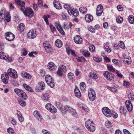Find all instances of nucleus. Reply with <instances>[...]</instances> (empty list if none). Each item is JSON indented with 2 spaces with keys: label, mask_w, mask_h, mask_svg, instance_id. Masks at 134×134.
I'll list each match as a JSON object with an SVG mask.
<instances>
[{
  "label": "nucleus",
  "mask_w": 134,
  "mask_h": 134,
  "mask_svg": "<svg viewBox=\"0 0 134 134\" xmlns=\"http://www.w3.org/2000/svg\"><path fill=\"white\" fill-rule=\"evenodd\" d=\"M4 20L9 22L11 20V17L8 12H7L5 9H2L0 12V21Z\"/></svg>",
  "instance_id": "obj_1"
},
{
  "label": "nucleus",
  "mask_w": 134,
  "mask_h": 134,
  "mask_svg": "<svg viewBox=\"0 0 134 134\" xmlns=\"http://www.w3.org/2000/svg\"><path fill=\"white\" fill-rule=\"evenodd\" d=\"M15 92L20 97L24 100H26L27 98V96L23 90L19 88H15L14 89Z\"/></svg>",
  "instance_id": "obj_2"
},
{
  "label": "nucleus",
  "mask_w": 134,
  "mask_h": 134,
  "mask_svg": "<svg viewBox=\"0 0 134 134\" xmlns=\"http://www.w3.org/2000/svg\"><path fill=\"white\" fill-rule=\"evenodd\" d=\"M85 126L88 130L90 132H93L95 129L94 124L93 121H91L90 120H88L86 122Z\"/></svg>",
  "instance_id": "obj_3"
},
{
  "label": "nucleus",
  "mask_w": 134,
  "mask_h": 134,
  "mask_svg": "<svg viewBox=\"0 0 134 134\" xmlns=\"http://www.w3.org/2000/svg\"><path fill=\"white\" fill-rule=\"evenodd\" d=\"M24 9L25 7H24L21 8V9L25 15L29 17H32L33 16L34 12L32 9L28 8L24 10Z\"/></svg>",
  "instance_id": "obj_4"
},
{
  "label": "nucleus",
  "mask_w": 134,
  "mask_h": 134,
  "mask_svg": "<svg viewBox=\"0 0 134 134\" xmlns=\"http://www.w3.org/2000/svg\"><path fill=\"white\" fill-rule=\"evenodd\" d=\"M45 80L47 83L51 87L53 88L54 86L53 79L50 75H46Z\"/></svg>",
  "instance_id": "obj_5"
},
{
  "label": "nucleus",
  "mask_w": 134,
  "mask_h": 134,
  "mask_svg": "<svg viewBox=\"0 0 134 134\" xmlns=\"http://www.w3.org/2000/svg\"><path fill=\"white\" fill-rule=\"evenodd\" d=\"M8 75L13 79H16L18 77L17 72L14 69L10 68L8 69L7 71Z\"/></svg>",
  "instance_id": "obj_6"
},
{
  "label": "nucleus",
  "mask_w": 134,
  "mask_h": 134,
  "mask_svg": "<svg viewBox=\"0 0 134 134\" xmlns=\"http://www.w3.org/2000/svg\"><path fill=\"white\" fill-rule=\"evenodd\" d=\"M27 35V37L29 39L34 38L37 35L36 30L34 29L30 30L28 32Z\"/></svg>",
  "instance_id": "obj_7"
},
{
  "label": "nucleus",
  "mask_w": 134,
  "mask_h": 134,
  "mask_svg": "<svg viewBox=\"0 0 134 134\" xmlns=\"http://www.w3.org/2000/svg\"><path fill=\"white\" fill-rule=\"evenodd\" d=\"M88 96L90 100L91 101H93L96 98V95L94 90L92 88H90L88 92Z\"/></svg>",
  "instance_id": "obj_8"
},
{
  "label": "nucleus",
  "mask_w": 134,
  "mask_h": 134,
  "mask_svg": "<svg viewBox=\"0 0 134 134\" xmlns=\"http://www.w3.org/2000/svg\"><path fill=\"white\" fill-rule=\"evenodd\" d=\"M103 114L107 117H110L112 115V113L110 110L107 107H104L102 109Z\"/></svg>",
  "instance_id": "obj_9"
},
{
  "label": "nucleus",
  "mask_w": 134,
  "mask_h": 134,
  "mask_svg": "<svg viewBox=\"0 0 134 134\" xmlns=\"http://www.w3.org/2000/svg\"><path fill=\"white\" fill-rule=\"evenodd\" d=\"M46 108L48 110L52 113H55L57 111V110L50 103L46 104L45 106Z\"/></svg>",
  "instance_id": "obj_10"
},
{
  "label": "nucleus",
  "mask_w": 134,
  "mask_h": 134,
  "mask_svg": "<svg viewBox=\"0 0 134 134\" xmlns=\"http://www.w3.org/2000/svg\"><path fill=\"white\" fill-rule=\"evenodd\" d=\"M5 36L6 39L10 41L13 40L15 37L14 35L9 32L5 33Z\"/></svg>",
  "instance_id": "obj_11"
},
{
  "label": "nucleus",
  "mask_w": 134,
  "mask_h": 134,
  "mask_svg": "<svg viewBox=\"0 0 134 134\" xmlns=\"http://www.w3.org/2000/svg\"><path fill=\"white\" fill-rule=\"evenodd\" d=\"M0 58L5 60L8 62H10L12 61L11 59L8 55H6L4 52H0Z\"/></svg>",
  "instance_id": "obj_12"
},
{
  "label": "nucleus",
  "mask_w": 134,
  "mask_h": 134,
  "mask_svg": "<svg viewBox=\"0 0 134 134\" xmlns=\"http://www.w3.org/2000/svg\"><path fill=\"white\" fill-rule=\"evenodd\" d=\"M103 75L108 80L111 81L113 79V76L112 74L108 71L104 72Z\"/></svg>",
  "instance_id": "obj_13"
},
{
  "label": "nucleus",
  "mask_w": 134,
  "mask_h": 134,
  "mask_svg": "<svg viewBox=\"0 0 134 134\" xmlns=\"http://www.w3.org/2000/svg\"><path fill=\"white\" fill-rule=\"evenodd\" d=\"M2 80L4 84L7 83L8 81V76L6 72H4L1 76Z\"/></svg>",
  "instance_id": "obj_14"
},
{
  "label": "nucleus",
  "mask_w": 134,
  "mask_h": 134,
  "mask_svg": "<svg viewBox=\"0 0 134 134\" xmlns=\"http://www.w3.org/2000/svg\"><path fill=\"white\" fill-rule=\"evenodd\" d=\"M47 67L50 70L53 71H55L57 68V66L52 62H50L48 63Z\"/></svg>",
  "instance_id": "obj_15"
},
{
  "label": "nucleus",
  "mask_w": 134,
  "mask_h": 134,
  "mask_svg": "<svg viewBox=\"0 0 134 134\" xmlns=\"http://www.w3.org/2000/svg\"><path fill=\"white\" fill-rule=\"evenodd\" d=\"M34 117L36 119L40 122L41 121L42 119V117L38 111L37 110L34 111Z\"/></svg>",
  "instance_id": "obj_16"
},
{
  "label": "nucleus",
  "mask_w": 134,
  "mask_h": 134,
  "mask_svg": "<svg viewBox=\"0 0 134 134\" xmlns=\"http://www.w3.org/2000/svg\"><path fill=\"white\" fill-rule=\"evenodd\" d=\"M125 103L128 111L130 112L132 110L133 107L130 101V100H127L126 101Z\"/></svg>",
  "instance_id": "obj_17"
},
{
  "label": "nucleus",
  "mask_w": 134,
  "mask_h": 134,
  "mask_svg": "<svg viewBox=\"0 0 134 134\" xmlns=\"http://www.w3.org/2000/svg\"><path fill=\"white\" fill-rule=\"evenodd\" d=\"M71 107L68 105H65L63 108L60 109L61 111L63 113H68Z\"/></svg>",
  "instance_id": "obj_18"
},
{
  "label": "nucleus",
  "mask_w": 134,
  "mask_h": 134,
  "mask_svg": "<svg viewBox=\"0 0 134 134\" xmlns=\"http://www.w3.org/2000/svg\"><path fill=\"white\" fill-rule=\"evenodd\" d=\"M21 75L23 77L26 79L29 80L31 78V75L29 73L25 71H22L21 73Z\"/></svg>",
  "instance_id": "obj_19"
},
{
  "label": "nucleus",
  "mask_w": 134,
  "mask_h": 134,
  "mask_svg": "<svg viewBox=\"0 0 134 134\" xmlns=\"http://www.w3.org/2000/svg\"><path fill=\"white\" fill-rule=\"evenodd\" d=\"M74 40L75 42L77 44H81L82 42V38L79 35H77L74 38Z\"/></svg>",
  "instance_id": "obj_20"
},
{
  "label": "nucleus",
  "mask_w": 134,
  "mask_h": 134,
  "mask_svg": "<svg viewBox=\"0 0 134 134\" xmlns=\"http://www.w3.org/2000/svg\"><path fill=\"white\" fill-rule=\"evenodd\" d=\"M85 18V20L88 23L91 22L93 19L92 16L89 14L86 15Z\"/></svg>",
  "instance_id": "obj_21"
},
{
  "label": "nucleus",
  "mask_w": 134,
  "mask_h": 134,
  "mask_svg": "<svg viewBox=\"0 0 134 134\" xmlns=\"http://www.w3.org/2000/svg\"><path fill=\"white\" fill-rule=\"evenodd\" d=\"M53 4L55 7L57 9H61L62 8L61 4L57 1H54L53 2Z\"/></svg>",
  "instance_id": "obj_22"
},
{
  "label": "nucleus",
  "mask_w": 134,
  "mask_h": 134,
  "mask_svg": "<svg viewBox=\"0 0 134 134\" xmlns=\"http://www.w3.org/2000/svg\"><path fill=\"white\" fill-rule=\"evenodd\" d=\"M16 3L20 5L21 8L24 7L25 5V3L24 1H21L20 0H15Z\"/></svg>",
  "instance_id": "obj_23"
},
{
  "label": "nucleus",
  "mask_w": 134,
  "mask_h": 134,
  "mask_svg": "<svg viewBox=\"0 0 134 134\" xmlns=\"http://www.w3.org/2000/svg\"><path fill=\"white\" fill-rule=\"evenodd\" d=\"M78 107L80 108H82V109L85 111H88V109L87 107L85 104L81 103H79L78 104Z\"/></svg>",
  "instance_id": "obj_24"
},
{
  "label": "nucleus",
  "mask_w": 134,
  "mask_h": 134,
  "mask_svg": "<svg viewBox=\"0 0 134 134\" xmlns=\"http://www.w3.org/2000/svg\"><path fill=\"white\" fill-rule=\"evenodd\" d=\"M75 96L78 98L80 97L81 96V93L77 87H75L74 90Z\"/></svg>",
  "instance_id": "obj_25"
},
{
  "label": "nucleus",
  "mask_w": 134,
  "mask_h": 134,
  "mask_svg": "<svg viewBox=\"0 0 134 134\" xmlns=\"http://www.w3.org/2000/svg\"><path fill=\"white\" fill-rule=\"evenodd\" d=\"M38 88L40 90H43L45 87V85L44 83L42 82H40L38 83Z\"/></svg>",
  "instance_id": "obj_26"
},
{
  "label": "nucleus",
  "mask_w": 134,
  "mask_h": 134,
  "mask_svg": "<svg viewBox=\"0 0 134 134\" xmlns=\"http://www.w3.org/2000/svg\"><path fill=\"white\" fill-rule=\"evenodd\" d=\"M23 86L25 89L27 91L31 92L33 91V90L32 88L27 84L24 83L23 84Z\"/></svg>",
  "instance_id": "obj_27"
},
{
  "label": "nucleus",
  "mask_w": 134,
  "mask_h": 134,
  "mask_svg": "<svg viewBox=\"0 0 134 134\" xmlns=\"http://www.w3.org/2000/svg\"><path fill=\"white\" fill-rule=\"evenodd\" d=\"M55 44L56 46L58 47H61L62 46L63 43L61 40L57 39L55 42Z\"/></svg>",
  "instance_id": "obj_28"
},
{
  "label": "nucleus",
  "mask_w": 134,
  "mask_h": 134,
  "mask_svg": "<svg viewBox=\"0 0 134 134\" xmlns=\"http://www.w3.org/2000/svg\"><path fill=\"white\" fill-rule=\"evenodd\" d=\"M49 94L48 93H46L43 95L42 98L45 101H47L49 99Z\"/></svg>",
  "instance_id": "obj_29"
},
{
  "label": "nucleus",
  "mask_w": 134,
  "mask_h": 134,
  "mask_svg": "<svg viewBox=\"0 0 134 134\" xmlns=\"http://www.w3.org/2000/svg\"><path fill=\"white\" fill-rule=\"evenodd\" d=\"M80 12L82 14L86 13L87 12V9L84 7H81L79 9Z\"/></svg>",
  "instance_id": "obj_30"
},
{
  "label": "nucleus",
  "mask_w": 134,
  "mask_h": 134,
  "mask_svg": "<svg viewBox=\"0 0 134 134\" xmlns=\"http://www.w3.org/2000/svg\"><path fill=\"white\" fill-rule=\"evenodd\" d=\"M50 17V16L48 14H45L44 15L43 18L44 19L47 25L49 24V23L48 20V18Z\"/></svg>",
  "instance_id": "obj_31"
},
{
  "label": "nucleus",
  "mask_w": 134,
  "mask_h": 134,
  "mask_svg": "<svg viewBox=\"0 0 134 134\" xmlns=\"http://www.w3.org/2000/svg\"><path fill=\"white\" fill-rule=\"evenodd\" d=\"M96 15L98 16H100V4L98 5L97 8Z\"/></svg>",
  "instance_id": "obj_32"
},
{
  "label": "nucleus",
  "mask_w": 134,
  "mask_h": 134,
  "mask_svg": "<svg viewBox=\"0 0 134 134\" xmlns=\"http://www.w3.org/2000/svg\"><path fill=\"white\" fill-rule=\"evenodd\" d=\"M68 113H70L72 115L75 116L76 115L77 113L75 110L71 107L70 110Z\"/></svg>",
  "instance_id": "obj_33"
},
{
  "label": "nucleus",
  "mask_w": 134,
  "mask_h": 134,
  "mask_svg": "<svg viewBox=\"0 0 134 134\" xmlns=\"http://www.w3.org/2000/svg\"><path fill=\"white\" fill-rule=\"evenodd\" d=\"M81 52L86 57H88L90 55V53L87 51L82 50H81Z\"/></svg>",
  "instance_id": "obj_34"
},
{
  "label": "nucleus",
  "mask_w": 134,
  "mask_h": 134,
  "mask_svg": "<svg viewBox=\"0 0 134 134\" xmlns=\"http://www.w3.org/2000/svg\"><path fill=\"white\" fill-rule=\"evenodd\" d=\"M68 79L71 81H72L75 78L73 73L72 72L69 73L68 75Z\"/></svg>",
  "instance_id": "obj_35"
},
{
  "label": "nucleus",
  "mask_w": 134,
  "mask_h": 134,
  "mask_svg": "<svg viewBox=\"0 0 134 134\" xmlns=\"http://www.w3.org/2000/svg\"><path fill=\"white\" fill-rule=\"evenodd\" d=\"M88 76L89 78L95 79H96L97 78V75L92 72L90 73Z\"/></svg>",
  "instance_id": "obj_36"
},
{
  "label": "nucleus",
  "mask_w": 134,
  "mask_h": 134,
  "mask_svg": "<svg viewBox=\"0 0 134 134\" xmlns=\"http://www.w3.org/2000/svg\"><path fill=\"white\" fill-rule=\"evenodd\" d=\"M128 21L131 24L134 23V17L132 15H130L128 18Z\"/></svg>",
  "instance_id": "obj_37"
},
{
  "label": "nucleus",
  "mask_w": 134,
  "mask_h": 134,
  "mask_svg": "<svg viewBox=\"0 0 134 134\" xmlns=\"http://www.w3.org/2000/svg\"><path fill=\"white\" fill-rule=\"evenodd\" d=\"M25 29L24 25L23 23H20L18 28V30L21 31H23Z\"/></svg>",
  "instance_id": "obj_38"
},
{
  "label": "nucleus",
  "mask_w": 134,
  "mask_h": 134,
  "mask_svg": "<svg viewBox=\"0 0 134 134\" xmlns=\"http://www.w3.org/2000/svg\"><path fill=\"white\" fill-rule=\"evenodd\" d=\"M80 87L81 90L84 91L85 90L86 86L84 82H81L80 83Z\"/></svg>",
  "instance_id": "obj_39"
},
{
  "label": "nucleus",
  "mask_w": 134,
  "mask_h": 134,
  "mask_svg": "<svg viewBox=\"0 0 134 134\" xmlns=\"http://www.w3.org/2000/svg\"><path fill=\"white\" fill-rule=\"evenodd\" d=\"M9 120L11 123L13 125H16L17 122L15 119H14L10 118H9Z\"/></svg>",
  "instance_id": "obj_40"
},
{
  "label": "nucleus",
  "mask_w": 134,
  "mask_h": 134,
  "mask_svg": "<svg viewBox=\"0 0 134 134\" xmlns=\"http://www.w3.org/2000/svg\"><path fill=\"white\" fill-rule=\"evenodd\" d=\"M107 67L108 70L111 72H115L116 71L115 69L113 67V66L110 65H108Z\"/></svg>",
  "instance_id": "obj_41"
},
{
  "label": "nucleus",
  "mask_w": 134,
  "mask_h": 134,
  "mask_svg": "<svg viewBox=\"0 0 134 134\" xmlns=\"http://www.w3.org/2000/svg\"><path fill=\"white\" fill-rule=\"evenodd\" d=\"M44 48L47 52L50 53L52 52V49L50 45L47 47H46Z\"/></svg>",
  "instance_id": "obj_42"
},
{
  "label": "nucleus",
  "mask_w": 134,
  "mask_h": 134,
  "mask_svg": "<svg viewBox=\"0 0 134 134\" xmlns=\"http://www.w3.org/2000/svg\"><path fill=\"white\" fill-rule=\"evenodd\" d=\"M116 21L117 23L119 24L121 23L123 21V18L120 16H119L116 18Z\"/></svg>",
  "instance_id": "obj_43"
},
{
  "label": "nucleus",
  "mask_w": 134,
  "mask_h": 134,
  "mask_svg": "<svg viewBox=\"0 0 134 134\" xmlns=\"http://www.w3.org/2000/svg\"><path fill=\"white\" fill-rule=\"evenodd\" d=\"M123 61L126 64H129L131 63V60L130 57L129 58L126 60H123Z\"/></svg>",
  "instance_id": "obj_44"
},
{
  "label": "nucleus",
  "mask_w": 134,
  "mask_h": 134,
  "mask_svg": "<svg viewBox=\"0 0 134 134\" xmlns=\"http://www.w3.org/2000/svg\"><path fill=\"white\" fill-rule=\"evenodd\" d=\"M118 44L119 46L123 49H124L125 48V46L124 42L121 41H120Z\"/></svg>",
  "instance_id": "obj_45"
},
{
  "label": "nucleus",
  "mask_w": 134,
  "mask_h": 134,
  "mask_svg": "<svg viewBox=\"0 0 134 134\" xmlns=\"http://www.w3.org/2000/svg\"><path fill=\"white\" fill-rule=\"evenodd\" d=\"M7 132L9 134H13L14 133V131L11 127L8 128L7 130Z\"/></svg>",
  "instance_id": "obj_46"
},
{
  "label": "nucleus",
  "mask_w": 134,
  "mask_h": 134,
  "mask_svg": "<svg viewBox=\"0 0 134 134\" xmlns=\"http://www.w3.org/2000/svg\"><path fill=\"white\" fill-rule=\"evenodd\" d=\"M74 9L73 8L71 7L69 9L67 10L68 14L70 15H72L73 13Z\"/></svg>",
  "instance_id": "obj_47"
},
{
  "label": "nucleus",
  "mask_w": 134,
  "mask_h": 134,
  "mask_svg": "<svg viewBox=\"0 0 134 134\" xmlns=\"http://www.w3.org/2000/svg\"><path fill=\"white\" fill-rule=\"evenodd\" d=\"M112 61L116 65H119L120 61L117 59H113Z\"/></svg>",
  "instance_id": "obj_48"
},
{
  "label": "nucleus",
  "mask_w": 134,
  "mask_h": 134,
  "mask_svg": "<svg viewBox=\"0 0 134 134\" xmlns=\"http://www.w3.org/2000/svg\"><path fill=\"white\" fill-rule=\"evenodd\" d=\"M18 103L19 104L22 106L24 107L26 105V102L22 100H19L18 101Z\"/></svg>",
  "instance_id": "obj_49"
},
{
  "label": "nucleus",
  "mask_w": 134,
  "mask_h": 134,
  "mask_svg": "<svg viewBox=\"0 0 134 134\" xmlns=\"http://www.w3.org/2000/svg\"><path fill=\"white\" fill-rule=\"evenodd\" d=\"M72 15L74 16H77L79 15V12L77 9H75Z\"/></svg>",
  "instance_id": "obj_50"
},
{
  "label": "nucleus",
  "mask_w": 134,
  "mask_h": 134,
  "mask_svg": "<svg viewBox=\"0 0 134 134\" xmlns=\"http://www.w3.org/2000/svg\"><path fill=\"white\" fill-rule=\"evenodd\" d=\"M55 25L58 30L62 28L61 26L58 22H57L55 23Z\"/></svg>",
  "instance_id": "obj_51"
},
{
  "label": "nucleus",
  "mask_w": 134,
  "mask_h": 134,
  "mask_svg": "<svg viewBox=\"0 0 134 134\" xmlns=\"http://www.w3.org/2000/svg\"><path fill=\"white\" fill-rule=\"evenodd\" d=\"M132 94L130 92V94H128V97L129 99L133 100L134 99V94Z\"/></svg>",
  "instance_id": "obj_52"
},
{
  "label": "nucleus",
  "mask_w": 134,
  "mask_h": 134,
  "mask_svg": "<svg viewBox=\"0 0 134 134\" xmlns=\"http://www.w3.org/2000/svg\"><path fill=\"white\" fill-rule=\"evenodd\" d=\"M64 73L62 71L60 70L59 68L57 72V75L60 76H62L63 75V74Z\"/></svg>",
  "instance_id": "obj_53"
},
{
  "label": "nucleus",
  "mask_w": 134,
  "mask_h": 134,
  "mask_svg": "<svg viewBox=\"0 0 134 134\" xmlns=\"http://www.w3.org/2000/svg\"><path fill=\"white\" fill-rule=\"evenodd\" d=\"M104 48L105 49V51L108 53H110L111 52V49L108 46H105Z\"/></svg>",
  "instance_id": "obj_54"
},
{
  "label": "nucleus",
  "mask_w": 134,
  "mask_h": 134,
  "mask_svg": "<svg viewBox=\"0 0 134 134\" xmlns=\"http://www.w3.org/2000/svg\"><path fill=\"white\" fill-rule=\"evenodd\" d=\"M49 27L52 32H54L55 31L56 29L55 27L52 24H51L49 25Z\"/></svg>",
  "instance_id": "obj_55"
},
{
  "label": "nucleus",
  "mask_w": 134,
  "mask_h": 134,
  "mask_svg": "<svg viewBox=\"0 0 134 134\" xmlns=\"http://www.w3.org/2000/svg\"><path fill=\"white\" fill-rule=\"evenodd\" d=\"M63 72H65L66 71V68L65 66L62 65L60 68H59Z\"/></svg>",
  "instance_id": "obj_56"
},
{
  "label": "nucleus",
  "mask_w": 134,
  "mask_h": 134,
  "mask_svg": "<svg viewBox=\"0 0 134 134\" xmlns=\"http://www.w3.org/2000/svg\"><path fill=\"white\" fill-rule=\"evenodd\" d=\"M120 111L122 114H124L125 113V109L123 107L121 106L120 108Z\"/></svg>",
  "instance_id": "obj_57"
},
{
  "label": "nucleus",
  "mask_w": 134,
  "mask_h": 134,
  "mask_svg": "<svg viewBox=\"0 0 134 134\" xmlns=\"http://www.w3.org/2000/svg\"><path fill=\"white\" fill-rule=\"evenodd\" d=\"M105 125L107 127H108L109 126H110L111 125L112 123L111 122L109 121H107L105 123Z\"/></svg>",
  "instance_id": "obj_58"
},
{
  "label": "nucleus",
  "mask_w": 134,
  "mask_h": 134,
  "mask_svg": "<svg viewBox=\"0 0 134 134\" xmlns=\"http://www.w3.org/2000/svg\"><path fill=\"white\" fill-rule=\"evenodd\" d=\"M27 51L25 48H23L21 50V53L24 56L26 55L27 54Z\"/></svg>",
  "instance_id": "obj_59"
},
{
  "label": "nucleus",
  "mask_w": 134,
  "mask_h": 134,
  "mask_svg": "<svg viewBox=\"0 0 134 134\" xmlns=\"http://www.w3.org/2000/svg\"><path fill=\"white\" fill-rule=\"evenodd\" d=\"M88 29L92 33L95 32V30L91 26H89L88 27Z\"/></svg>",
  "instance_id": "obj_60"
},
{
  "label": "nucleus",
  "mask_w": 134,
  "mask_h": 134,
  "mask_svg": "<svg viewBox=\"0 0 134 134\" xmlns=\"http://www.w3.org/2000/svg\"><path fill=\"white\" fill-rule=\"evenodd\" d=\"M90 51L91 52H94L95 50V46L93 45H91L89 47Z\"/></svg>",
  "instance_id": "obj_61"
},
{
  "label": "nucleus",
  "mask_w": 134,
  "mask_h": 134,
  "mask_svg": "<svg viewBox=\"0 0 134 134\" xmlns=\"http://www.w3.org/2000/svg\"><path fill=\"white\" fill-rule=\"evenodd\" d=\"M112 116L114 119H116L118 117V115L117 114L115 111L113 112L112 113Z\"/></svg>",
  "instance_id": "obj_62"
},
{
  "label": "nucleus",
  "mask_w": 134,
  "mask_h": 134,
  "mask_svg": "<svg viewBox=\"0 0 134 134\" xmlns=\"http://www.w3.org/2000/svg\"><path fill=\"white\" fill-rule=\"evenodd\" d=\"M115 72L117 74V76L120 78L122 77L123 76L121 74L119 71H117V70H116L115 71Z\"/></svg>",
  "instance_id": "obj_63"
},
{
  "label": "nucleus",
  "mask_w": 134,
  "mask_h": 134,
  "mask_svg": "<svg viewBox=\"0 0 134 134\" xmlns=\"http://www.w3.org/2000/svg\"><path fill=\"white\" fill-rule=\"evenodd\" d=\"M64 28L65 30H68L70 28L69 24H65L64 25Z\"/></svg>",
  "instance_id": "obj_64"
}]
</instances>
